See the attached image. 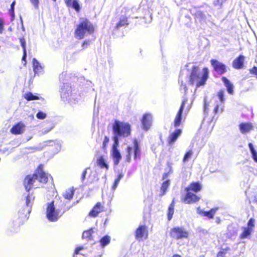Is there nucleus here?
Segmentation results:
<instances>
[{
    "label": "nucleus",
    "instance_id": "ddd939ff",
    "mask_svg": "<svg viewBox=\"0 0 257 257\" xmlns=\"http://www.w3.org/2000/svg\"><path fill=\"white\" fill-rule=\"evenodd\" d=\"M187 101V99L186 98H184L182 102L181 105L180 107V109L176 116L175 120H174V125L175 126H179L182 120V114L184 108V106Z\"/></svg>",
    "mask_w": 257,
    "mask_h": 257
},
{
    "label": "nucleus",
    "instance_id": "a18cd8bd",
    "mask_svg": "<svg viewBox=\"0 0 257 257\" xmlns=\"http://www.w3.org/2000/svg\"><path fill=\"white\" fill-rule=\"evenodd\" d=\"M83 248H84L81 246L76 248L75 251V253L76 254L80 253L81 254L84 255V253H83V252H80V251H82L83 250Z\"/></svg>",
    "mask_w": 257,
    "mask_h": 257
},
{
    "label": "nucleus",
    "instance_id": "f257e3e1",
    "mask_svg": "<svg viewBox=\"0 0 257 257\" xmlns=\"http://www.w3.org/2000/svg\"><path fill=\"white\" fill-rule=\"evenodd\" d=\"M131 132V125L127 122L115 120L112 124V139L116 144L119 143V138L129 136Z\"/></svg>",
    "mask_w": 257,
    "mask_h": 257
},
{
    "label": "nucleus",
    "instance_id": "412c9836",
    "mask_svg": "<svg viewBox=\"0 0 257 257\" xmlns=\"http://www.w3.org/2000/svg\"><path fill=\"white\" fill-rule=\"evenodd\" d=\"M201 185L199 182H193L191 183L188 187L185 188L186 191H192L197 192L201 190Z\"/></svg>",
    "mask_w": 257,
    "mask_h": 257
},
{
    "label": "nucleus",
    "instance_id": "1a4fd4ad",
    "mask_svg": "<svg viewBox=\"0 0 257 257\" xmlns=\"http://www.w3.org/2000/svg\"><path fill=\"white\" fill-rule=\"evenodd\" d=\"M119 143L115 144V142H114L113 145L112 147L111 150V156L112 157L114 165L115 166H117L121 159V156L118 150L117 149V147L118 146Z\"/></svg>",
    "mask_w": 257,
    "mask_h": 257
},
{
    "label": "nucleus",
    "instance_id": "473e14b6",
    "mask_svg": "<svg viewBox=\"0 0 257 257\" xmlns=\"http://www.w3.org/2000/svg\"><path fill=\"white\" fill-rule=\"evenodd\" d=\"M94 232L93 229L90 228V229L85 231L82 234V237L83 238H89L91 236V234Z\"/></svg>",
    "mask_w": 257,
    "mask_h": 257
},
{
    "label": "nucleus",
    "instance_id": "423d86ee",
    "mask_svg": "<svg viewBox=\"0 0 257 257\" xmlns=\"http://www.w3.org/2000/svg\"><path fill=\"white\" fill-rule=\"evenodd\" d=\"M188 234V232L182 227H174L170 231L171 236L177 239L187 238Z\"/></svg>",
    "mask_w": 257,
    "mask_h": 257
},
{
    "label": "nucleus",
    "instance_id": "5fc2aeb1",
    "mask_svg": "<svg viewBox=\"0 0 257 257\" xmlns=\"http://www.w3.org/2000/svg\"><path fill=\"white\" fill-rule=\"evenodd\" d=\"M89 45V41H85L82 44V47L83 49H85L87 47V46Z\"/></svg>",
    "mask_w": 257,
    "mask_h": 257
},
{
    "label": "nucleus",
    "instance_id": "2f4dec72",
    "mask_svg": "<svg viewBox=\"0 0 257 257\" xmlns=\"http://www.w3.org/2000/svg\"><path fill=\"white\" fill-rule=\"evenodd\" d=\"M127 23V19L125 17H121L120 19L119 23L117 24L116 28L118 29L120 27L124 26L126 25Z\"/></svg>",
    "mask_w": 257,
    "mask_h": 257
},
{
    "label": "nucleus",
    "instance_id": "052dcab7",
    "mask_svg": "<svg viewBox=\"0 0 257 257\" xmlns=\"http://www.w3.org/2000/svg\"><path fill=\"white\" fill-rule=\"evenodd\" d=\"M173 257H181L180 255L179 254H174Z\"/></svg>",
    "mask_w": 257,
    "mask_h": 257
},
{
    "label": "nucleus",
    "instance_id": "c756f323",
    "mask_svg": "<svg viewBox=\"0 0 257 257\" xmlns=\"http://www.w3.org/2000/svg\"><path fill=\"white\" fill-rule=\"evenodd\" d=\"M123 177V174L122 172H120L118 174V175H117V178L115 180L113 185L112 186V188L113 190H114L116 188L120 180L121 179V178Z\"/></svg>",
    "mask_w": 257,
    "mask_h": 257
},
{
    "label": "nucleus",
    "instance_id": "6ab92c4d",
    "mask_svg": "<svg viewBox=\"0 0 257 257\" xmlns=\"http://www.w3.org/2000/svg\"><path fill=\"white\" fill-rule=\"evenodd\" d=\"M244 57L243 55H240L236 58L233 62V67L236 69H240L242 68Z\"/></svg>",
    "mask_w": 257,
    "mask_h": 257
},
{
    "label": "nucleus",
    "instance_id": "0e129e2a",
    "mask_svg": "<svg viewBox=\"0 0 257 257\" xmlns=\"http://www.w3.org/2000/svg\"><path fill=\"white\" fill-rule=\"evenodd\" d=\"M22 28H23V30L24 31V27L23 26H22Z\"/></svg>",
    "mask_w": 257,
    "mask_h": 257
},
{
    "label": "nucleus",
    "instance_id": "6e6552de",
    "mask_svg": "<svg viewBox=\"0 0 257 257\" xmlns=\"http://www.w3.org/2000/svg\"><path fill=\"white\" fill-rule=\"evenodd\" d=\"M134 152V159H136L138 156L140 155V150L139 147V145L137 140H135L134 142V147H128L127 149V155H126V161L130 162L131 160V155Z\"/></svg>",
    "mask_w": 257,
    "mask_h": 257
},
{
    "label": "nucleus",
    "instance_id": "603ef678",
    "mask_svg": "<svg viewBox=\"0 0 257 257\" xmlns=\"http://www.w3.org/2000/svg\"><path fill=\"white\" fill-rule=\"evenodd\" d=\"M4 31V23L0 19V34H2Z\"/></svg>",
    "mask_w": 257,
    "mask_h": 257
},
{
    "label": "nucleus",
    "instance_id": "b1692460",
    "mask_svg": "<svg viewBox=\"0 0 257 257\" xmlns=\"http://www.w3.org/2000/svg\"><path fill=\"white\" fill-rule=\"evenodd\" d=\"M74 195V190L73 188H69L65 191L63 193L64 198L70 200L73 198Z\"/></svg>",
    "mask_w": 257,
    "mask_h": 257
},
{
    "label": "nucleus",
    "instance_id": "7ed1b4c3",
    "mask_svg": "<svg viewBox=\"0 0 257 257\" xmlns=\"http://www.w3.org/2000/svg\"><path fill=\"white\" fill-rule=\"evenodd\" d=\"M48 179V175L43 171L40 166L36 173L26 177L24 181V185L26 191H29L37 181L45 183L47 182Z\"/></svg>",
    "mask_w": 257,
    "mask_h": 257
},
{
    "label": "nucleus",
    "instance_id": "3c124183",
    "mask_svg": "<svg viewBox=\"0 0 257 257\" xmlns=\"http://www.w3.org/2000/svg\"><path fill=\"white\" fill-rule=\"evenodd\" d=\"M30 1L35 8H37L38 7L39 0H30Z\"/></svg>",
    "mask_w": 257,
    "mask_h": 257
},
{
    "label": "nucleus",
    "instance_id": "49530a36",
    "mask_svg": "<svg viewBox=\"0 0 257 257\" xmlns=\"http://www.w3.org/2000/svg\"><path fill=\"white\" fill-rule=\"evenodd\" d=\"M109 138L107 137V136H105V137L104 138L103 142V149H105L106 148V146L107 144H108V143L109 142Z\"/></svg>",
    "mask_w": 257,
    "mask_h": 257
},
{
    "label": "nucleus",
    "instance_id": "a878e982",
    "mask_svg": "<svg viewBox=\"0 0 257 257\" xmlns=\"http://www.w3.org/2000/svg\"><path fill=\"white\" fill-rule=\"evenodd\" d=\"M97 164L101 168H105L106 170L108 169V165L106 164L105 160L102 157L97 160Z\"/></svg>",
    "mask_w": 257,
    "mask_h": 257
},
{
    "label": "nucleus",
    "instance_id": "ea45409f",
    "mask_svg": "<svg viewBox=\"0 0 257 257\" xmlns=\"http://www.w3.org/2000/svg\"><path fill=\"white\" fill-rule=\"evenodd\" d=\"M36 116L39 119H43L46 118V114L42 111H39L36 114Z\"/></svg>",
    "mask_w": 257,
    "mask_h": 257
},
{
    "label": "nucleus",
    "instance_id": "20e7f679",
    "mask_svg": "<svg viewBox=\"0 0 257 257\" xmlns=\"http://www.w3.org/2000/svg\"><path fill=\"white\" fill-rule=\"evenodd\" d=\"M93 31L94 27L88 20L81 19L75 30V37L79 40L82 39L85 35L91 34Z\"/></svg>",
    "mask_w": 257,
    "mask_h": 257
},
{
    "label": "nucleus",
    "instance_id": "58836bf2",
    "mask_svg": "<svg viewBox=\"0 0 257 257\" xmlns=\"http://www.w3.org/2000/svg\"><path fill=\"white\" fill-rule=\"evenodd\" d=\"M71 7L74 8L77 12H78L80 10L79 5L77 0H74L72 2V5Z\"/></svg>",
    "mask_w": 257,
    "mask_h": 257
},
{
    "label": "nucleus",
    "instance_id": "f8f14e48",
    "mask_svg": "<svg viewBox=\"0 0 257 257\" xmlns=\"http://www.w3.org/2000/svg\"><path fill=\"white\" fill-rule=\"evenodd\" d=\"M210 63L214 69L218 74H223L226 71V66L219 61L215 59H211Z\"/></svg>",
    "mask_w": 257,
    "mask_h": 257
},
{
    "label": "nucleus",
    "instance_id": "aec40b11",
    "mask_svg": "<svg viewBox=\"0 0 257 257\" xmlns=\"http://www.w3.org/2000/svg\"><path fill=\"white\" fill-rule=\"evenodd\" d=\"M33 67L35 74L39 75L42 73L43 67L36 58L33 59Z\"/></svg>",
    "mask_w": 257,
    "mask_h": 257
},
{
    "label": "nucleus",
    "instance_id": "9d476101",
    "mask_svg": "<svg viewBox=\"0 0 257 257\" xmlns=\"http://www.w3.org/2000/svg\"><path fill=\"white\" fill-rule=\"evenodd\" d=\"M143 128L145 131L149 130L152 124L153 116L151 113L144 114L141 120Z\"/></svg>",
    "mask_w": 257,
    "mask_h": 257
},
{
    "label": "nucleus",
    "instance_id": "6e6d98bb",
    "mask_svg": "<svg viewBox=\"0 0 257 257\" xmlns=\"http://www.w3.org/2000/svg\"><path fill=\"white\" fill-rule=\"evenodd\" d=\"M74 0H65V3L68 7H71L72 5V2Z\"/></svg>",
    "mask_w": 257,
    "mask_h": 257
},
{
    "label": "nucleus",
    "instance_id": "e433bc0d",
    "mask_svg": "<svg viewBox=\"0 0 257 257\" xmlns=\"http://www.w3.org/2000/svg\"><path fill=\"white\" fill-rule=\"evenodd\" d=\"M193 154V152L192 151H189L185 155L183 161V162H186L188 161V160L190 158L191 156Z\"/></svg>",
    "mask_w": 257,
    "mask_h": 257
},
{
    "label": "nucleus",
    "instance_id": "bf43d9fd",
    "mask_svg": "<svg viewBox=\"0 0 257 257\" xmlns=\"http://www.w3.org/2000/svg\"><path fill=\"white\" fill-rule=\"evenodd\" d=\"M218 108H219V105L218 104H217L214 109V112L215 113H217L218 112Z\"/></svg>",
    "mask_w": 257,
    "mask_h": 257
},
{
    "label": "nucleus",
    "instance_id": "72a5a7b5",
    "mask_svg": "<svg viewBox=\"0 0 257 257\" xmlns=\"http://www.w3.org/2000/svg\"><path fill=\"white\" fill-rule=\"evenodd\" d=\"M174 213V205L173 203L170 204L168 208V218L170 220L173 216Z\"/></svg>",
    "mask_w": 257,
    "mask_h": 257
},
{
    "label": "nucleus",
    "instance_id": "8fccbe9b",
    "mask_svg": "<svg viewBox=\"0 0 257 257\" xmlns=\"http://www.w3.org/2000/svg\"><path fill=\"white\" fill-rule=\"evenodd\" d=\"M180 90H183L185 93H186V91L187 90V86H186L185 84H183L182 81L181 82V85H180Z\"/></svg>",
    "mask_w": 257,
    "mask_h": 257
},
{
    "label": "nucleus",
    "instance_id": "2eb2a0df",
    "mask_svg": "<svg viewBox=\"0 0 257 257\" xmlns=\"http://www.w3.org/2000/svg\"><path fill=\"white\" fill-rule=\"evenodd\" d=\"M25 127V125L23 123L19 122L12 127L11 132L15 135L21 134L24 132Z\"/></svg>",
    "mask_w": 257,
    "mask_h": 257
},
{
    "label": "nucleus",
    "instance_id": "c03bdc74",
    "mask_svg": "<svg viewBox=\"0 0 257 257\" xmlns=\"http://www.w3.org/2000/svg\"><path fill=\"white\" fill-rule=\"evenodd\" d=\"M15 5V2H13L11 5L10 14L12 17H14V7Z\"/></svg>",
    "mask_w": 257,
    "mask_h": 257
},
{
    "label": "nucleus",
    "instance_id": "4c0bfd02",
    "mask_svg": "<svg viewBox=\"0 0 257 257\" xmlns=\"http://www.w3.org/2000/svg\"><path fill=\"white\" fill-rule=\"evenodd\" d=\"M226 0H216L213 2V5L215 7L219 8H221L223 3Z\"/></svg>",
    "mask_w": 257,
    "mask_h": 257
},
{
    "label": "nucleus",
    "instance_id": "cd10ccee",
    "mask_svg": "<svg viewBox=\"0 0 257 257\" xmlns=\"http://www.w3.org/2000/svg\"><path fill=\"white\" fill-rule=\"evenodd\" d=\"M216 209H212L209 211H203L202 212V215L207 216L210 218H212L216 212Z\"/></svg>",
    "mask_w": 257,
    "mask_h": 257
},
{
    "label": "nucleus",
    "instance_id": "f704fd0d",
    "mask_svg": "<svg viewBox=\"0 0 257 257\" xmlns=\"http://www.w3.org/2000/svg\"><path fill=\"white\" fill-rule=\"evenodd\" d=\"M217 96L220 100V101L224 103L225 101V98H224V91L222 90H220L218 91L217 93Z\"/></svg>",
    "mask_w": 257,
    "mask_h": 257
},
{
    "label": "nucleus",
    "instance_id": "13d9d810",
    "mask_svg": "<svg viewBox=\"0 0 257 257\" xmlns=\"http://www.w3.org/2000/svg\"><path fill=\"white\" fill-rule=\"evenodd\" d=\"M26 57H27L26 51H24L23 52V56L22 57V61H26Z\"/></svg>",
    "mask_w": 257,
    "mask_h": 257
},
{
    "label": "nucleus",
    "instance_id": "393cba45",
    "mask_svg": "<svg viewBox=\"0 0 257 257\" xmlns=\"http://www.w3.org/2000/svg\"><path fill=\"white\" fill-rule=\"evenodd\" d=\"M195 17L196 21H199L200 23L205 22L206 17L205 15L202 12H197L195 14Z\"/></svg>",
    "mask_w": 257,
    "mask_h": 257
},
{
    "label": "nucleus",
    "instance_id": "9b49d317",
    "mask_svg": "<svg viewBox=\"0 0 257 257\" xmlns=\"http://www.w3.org/2000/svg\"><path fill=\"white\" fill-rule=\"evenodd\" d=\"M148 235V232L145 225L140 226L136 231V238L139 241L146 239Z\"/></svg>",
    "mask_w": 257,
    "mask_h": 257
},
{
    "label": "nucleus",
    "instance_id": "4d7b16f0",
    "mask_svg": "<svg viewBox=\"0 0 257 257\" xmlns=\"http://www.w3.org/2000/svg\"><path fill=\"white\" fill-rule=\"evenodd\" d=\"M253 160L257 163V152L251 154Z\"/></svg>",
    "mask_w": 257,
    "mask_h": 257
},
{
    "label": "nucleus",
    "instance_id": "c85d7f7f",
    "mask_svg": "<svg viewBox=\"0 0 257 257\" xmlns=\"http://www.w3.org/2000/svg\"><path fill=\"white\" fill-rule=\"evenodd\" d=\"M123 177V174L122 172H120L118 174V175H117V178L115 180L113 185L112 186V188L113 190H114L116 188L120 180L121 179V178Z\"/></svg>",
    "mask_w": 257,
    "mask_h": 257
},
{
    "label": "nucleus",
    "instance_id": "c9c22d12",
    "mask_svg": "<svg viewBox=\"0 0 257 257\" xmlns=\"http://www.w3.org/2000/svg\"><path fill=\"white\" fill-rule=\"evenodd\" d=\"M34 197L33 196V195L32 194H29L27 195V198H26V203L27 206H30L31 205L32 202L34 200Z\"/></svg>",
    "mask_w": 257,
    "mask_h": 257
},
{
    "label": "nucleus",
    "instance_id": "4be33fe9",
    "mask_svg": "<svg viewBox=\"0 0 257 257\" xmlns=\"http://www.w3.org/2000/svg\"><path fill=\"white\" fill-rule=\"evenodd\" d=\"M222 81L224 83L225 86L227 88V92L232 94L233 93V84L228 80L226 77H223L222 78Z\"/></svg>",
    "mask_w": 257,
    "mask_h": 257
},
{
    "label": "nucleus",
    "instance_id": "4468645a",
    "mask_svg": "<svg viewBox=\"0 0 257 257\" xmlns=\"http://www.w3.org/2000/svg\"><path fill=\"white\" fill-rule=\"evenodd\" d=\"M200 198L198 197L195 194L191 193L190 192L187 191V194L185 196V197L184 199V202L185 203L189 204L191 203H194L198 201H199Z\"/></svg>",
    "mask_w": 257,
    "mask_h": 257
},
{
    "label": "nucleus",
    "instance_id": "680f3d73",
    "mask_svg": "<svg viewBox=\"0 0 257 257\" xmlns=\"http://www.w3.org/2000/svg\"><path fill=\"white\" fill-rule=\"evenodd\" d=\"M16 227H19V223L16 224Z\"/></svg>",
    "mask_w": 257,
    "mask_h": 257
},
{
    "label": "nucleus",
    "instance_id": "bb28decb",
    "mask_svg": "<svg viewBox=\"0 0 257 257\" xmlns=\"http://www.w3.org/2000/svg\"><path fill=\"white\" fill-rule=\"evenodd\" d=\"M110 237L108 235L103 236L100 240V244L102 246H104L110 243Z\"/></svg>",
    "mask_w": 257,
    "mask_h": 257
},
{
    "label": "nucleus",
    "instance_id": "7c9ffc66",
    "mask_svg": "<svg viewBox=\"0 0 257 257\" xmlns=\"http://www.w3.org/2000/svg\"><path fill=\"white\" fill-rule=\"evenodd\" d=\"M24 97L28 101L37 100L39 99L38 96L34 95L31 92H29L25 94Z\"/></svg>",
    "mask_w": 257,
    "mask_h": 257
},
{
    "label": "nucleus",
    "instance_id": "a19ab883",
    "mask_svg": "<svg viewBox=\"0 0 257 257\" xmlns=\"http://www.w3.org/2000/svg\"><path fill=\"white\" fill-rule=\"evenodd\" d=\"M227 253L226 249H222L217 254V257H225Z\"/></svg>",
    "mask_w": 257,
    "mask_h": 257
},
{
    "label": "nucleus",
    "instance_id": "dca6fc26",
    "mask_svg": "<svg viewBox=\"0 0 257 257\" xmlns=\"http://www.w3.org/2000/svg\"><path fill=\"white\" fill-rule=\"evenodd\" d=\"M182 131L180 129L175 130L173 133H171L168 139V143L169 145H172L176 141L178 137L181 135Z\"/></svg>",
    "mask_w": 257,
    "mask_h": 257
},
{
    "label": "nucleus",
    "instance_id": "5701e85b",
    "mask_svg": "<svg viewBox=\"0 0 257 257\" xmlns=\"http://www.w3.org/2000/svg\"><path fill=\"white\" fill-rule=\"evenodd\" d=\"M170 184V180L165 181L163 183L160 190V196H163L166 193Z\"/></svg>",
    "mask_w": 257,
    "mask_h": 257
},
{
    "label": "nucleus",
    "instance_id": "f3484780",
    "mask_svg": "<svg viewBox=\"0 0 257 257\" xmlns=\"http://www.w3.org/2000/svg\"><path fill=\"white\" fill-rule=\"evenodd\" d=\"M239 128L240 133L242 134H244L252 130L253 125L250 122H242L239 124Z\"/></svg>",
    "mask_w": 257,
    "mask_h": 257
},
{
    "label": "nucleus",
    "instance_id": "09e8293b",
    "mask_svg": "<svg viewBox=\"0 0 257 257\" xmlns=\"http://www.w3.org/2000/svg\"><path fill=\"white\" fill-rule=\"evenodd\" d=\"M248 147L249 148L251 154L256 153V151L255 150L253 145L251 143L248 144Z\"/></svg>",
    "mask_w": 257,
    "mask_h": 257
},
{
    "label": "nucleus",
    "instance_id": "0eeeda50",
    "mask_svg": "<svg viewBox=\"0 0 257 257\" xmlns=\"http://www.w3.org/2000/svg\"><path fill=\"white\" fill-rule=\"evenodd\" d=\"M254 223L255 220L254 219L250 218L248 220L247 227L242 228L243 231L240 235L241 239L247 238L251 234L254 228Z\"/></svg>",
    "mask_w": 257,
    "mask_h": 257
},
{
    "label": "nucleus",
    "instance_id": "864d4df0",
    "mask_svg": "<svg viewBox=\"0 0 257 257\" xmlns=\"http://www.w3.org/2000/svg\"><path fill=\"white\" fill-rule=\"evenodd\" d=\"M86 174H87V169H85L82 172V174L81 175L82 181H84V180L85 179Z\"/></svg>",
    "mask_w": 257,
    "mask_h": 257
},
{
    "label": "nucleus",
    "instance_id": "f03ea898",
    "mask_svg": "<svg viewBox=\"0 0 257 257\" xmlns=\"http://www.w3.org/2000/svg\"><path fill=\"white\" fill-rule=\"evenodd\" d=\"M209 70L207 68H204L200 71L198 66H194L189 78L191 85L195 84L197 87L204 85L208 78Z\"/></svg>",
    "mask_w": 257,
    "mask_h": 257
},
{
    "label": "nucleus",
    "instance_id": "39448f33",
    "mask_svg": "<svg viewBox=\"0 0 257 257\" xmlns=\"http://www.w3.org/2000/svg\"><path fill=\"white\" fill-rule=\"evenodd\" d=\"M63 213L64 211L57 207L54 201L47 203L46 216L49 221H56Z\"/></svg>",
    "mask_w": 257,
    "mask_h": 257
},
{
    "label": "nucleus",
    "instance_id": "37998d69",
    "mask_svg": "<svg viewBox=\"0 0 257 257\" xmlns=\"http://www.w3.org/2000/svg\"><path fill=\"white\" fill-rule=\"evenodd\" d=\"M204 112L205 113H207L208 111L209 104L207 103L206 97L204 99Z\"/></svg>",
    "mask_w": 257,
    "mask_h": 257
},
{
    "label": "nucleus",
    "instance_id": "69168bd1",
    "mask_svg": "<svg viewBox=\"0 0 257 257\" xmlns=\"http://www.w3.org/2000/svg\"><path fill=\"white\" fill-rule=\"evenodd\" d=\"M54 1H56V0H53Z\"/></svg>",
    "mask_w": 257,
    "mask_h": 257
},
{
    "label": "nucleus",
    "instance_id": "e2e57ef3",
    "mask_svg": "<svg viewBox=\"0 0 257 257\" xmlns=\"http://www.w3.org/2000/svg\"><path fill=\"white\" fill-rule=\"evenodd\" d=\"M51 130V129H50V130H48V131H47V132H45V133H48V132H50Z\"/></svg>",
    "mask_w": 257,
    "mask_h": 257
},
{
    "label": "nucleus",
    "instance_id": "a211bd4d",
    "mask_svg": "<svg viewBox=\"0 0 257 257\" xmlns=\"http://www.w3.org/2000/svg\"><path fill=\"white\" fill-rule=\"evenodd\" d=\"M103 207L100 202H98L94 206L92 209L89 213V215L91 217H95L97 215L103 211Z\"/></svg>",
    "mask_w": 257,
    "mask_h": 257
},
{
    "label": "nucleus",
    "instance_id": "79ce46f5",
    "mask_svg": "<svg viewBox=\"0 0 257 257\" xmlns=\"http://www.w3.org/2000/svg\"><path fill=\"white\" fill-rule=\"evenodd\" d=\"M20 41L21 45L23 48V52L24 51H26V41H25V40L24 39V38H20Z\"/></svg>",
    "mask_w": 257,
    "mask_h": 257
},
{
    "label": "nucleus",
    "instance_id": "de8ad7c7",
    "mask_svg": "<svg viewBox=\"0 0 257 257\" xmlns=\"http://www.w3.org/2000/svg\"><path fill=\"white\" fill-rule=\"evenodd\" d=\"M250 73L255 75L256 77L257 78V67H256L254 66L251 69H250Z\"/></svg>",
    "mask_w": 257,
    "mask_h": 257
}]
</instances>
